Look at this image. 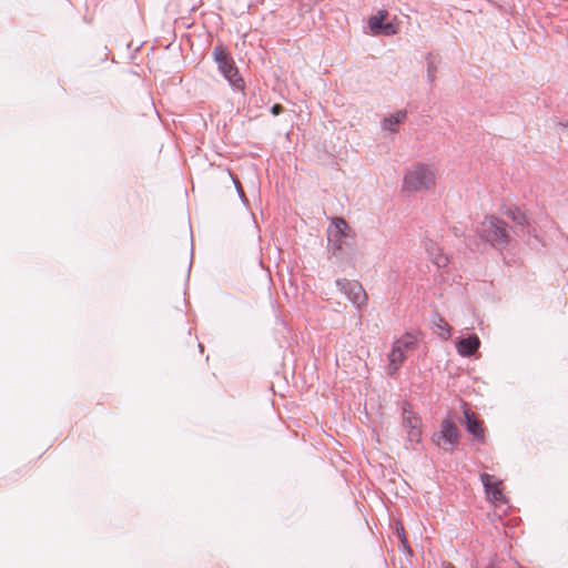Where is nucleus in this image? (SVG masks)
Returning <instances> with one entry per match:
<instances>
[{
	"label": "nucleus",
	"instance_id": "obj_16",
	"mask_svg": "<svg viewBox=\"0 0 568 568\" xmlns=\"http://www.w3.org/2000/svg\"><path fill=\"white\" fill-rule=\"evenodd\" d=\"M397 530H398V534H399V537H400L403 546L405 548H408V542H407V539H406V536H405V532H404V527L402 525H399Z\"/></svg>",
	"mask_w": 568,
	"mask_h": 568
},
{
	"label": "nucleus",
	"instance_id": "obj_12",
	"mask_svg": "<svg viewBox=\"0 0 568 568\" xmlns=\"http://www.w3.org/2000/svg\"><path fill=\"white\" fill-rule=\"evenodd\" d=\"M480 341L477 335H471L467 338H462L456 343V348L459 355L468 357L474 355L479 348Z\"/></svg>",
	"mask_w": 568,
	"mask_h": 568
},
{
	"label": "nucleus",
	"instance_id": "obj_6",
	"mask_svg": "<svg viewBox=\"0 0 568 568\" xmlns=\"http://www.w3.org/2000/svg\"><path fill=\"white\" fill-rule=\"evenodd\" d=\"M420 418L410 409L408 404L403 406V427L407 432V439L412 444H419L422 442V427Z\"/></svg>",
	"mask_w": 568,
	"mask_h": 568
},
{
	"label": "nucleus",
	"instance_id": "obj_17",
	"mask_svg": "<svg viewBox=\"0 0 568 568\" xmlns=\"http://www.w3.org/2000/svg\"><path fill=\"white\" fill-rule=\"evenodd\" d=\"M273 115H278L283 112V106L281 104H274L271 109Z\"/></svg>",
	"mask_w": 568,
	"mask_h": 568
},
{
	"label": "nucleus",
	"instance_id": "obj_15",
	"mask_svg": "<svg viewBox=\"0 0 568 568\" xmlns=\"http://www.w3.org/2000/svg\"><path fill=\"white\" fill-rule=\"evenodd\" d=\"M395 33H397V28L392 22L384 23V26L379 32V34H384V36H393Z\"/></svg>",
	"mask_w": 568,
	"mask_h": 568
},
{
	"label": "nucleus",
	"instance_id": "obj_19",
	"mask_svg": "<svg viewBox=\"0 0 568 568\" xmlns=\"http://www.w3.org/2000/svg\"><path fill=\"white\" fill-rule=\"evenodd\" d=\"M448 568H454L452 565H448Z\"/></svg>",
	"mask_w": 568,
	"mask_h": 568
},
{
	"label": "nucleus",
	"instance_id": "obj_14",
	"mask_svg": "<svg viewBox=\"0 0 568 568\" xmlns=\"http://www.w3.org/2000/svg\"><path fill=\"white\" fill-rule=\"evenodd\" d=\"M406 118L405 111H398L395 114H392L389 118L384 120L383 128L385 130H389L392 132L396 131V128L399 123H402Z\"/></svg>",
	"mask_w": 568,
	"mask_h": 568
},
{
	"label": "nucleus",
	"instance_id": "obj_18",
	"mask_svg": "<svg viewBox=\"0 0 568 568\" xmlns=\"http://www.w3.org/2000/svg\"><path fill=\"white\" fill-rule=\"evenodd\" d=\"M518 219L514 215L513 219L516 220L518 223H523L525 221V216L518 212Z\"/></svg>",
	"mask_w": 568,
	"mask_h": 568
},
{
	"label": "nucleus",
	"instance_id": "obj_3",
	"mask_svg": "<svg viewBox=\"0 0 568 568\" xmlns=\"http://www.w3.org/2000/svg\"><path fill=\"white\" fill-rule=\"evenodd\" d=\"M417 342V336L412 333H406L394 342L388 355V371L390 375H394L399 369L406 358V353L413 351Z\"/></svg>",
	"mask_w": 568,
	"mask_h": 568
},
{
	"label": "nucleus",
	"instance_id": "obj_11",
	"mask_svg": "<svg viewBox=\"0 0 568 568\" xmlns=\"http://www.w3.org/2000/svg\"><path fill=\"white\" fill-rule=\"evenodd\" d=\"M465 424L467 430L479 442H485V430L483 427V423L477 419L475 413L470 409L464 410Z\"/></svg>",
	"mask_w": 568,
	"mask_h": 568
},
{
	"label": "nucleus",
	"instance_id": "obj_8",
	"mask_svg": "<svg viewBox=\"0 0 568 568\" xmlns=\"http://www.w3.org/2000/svg\"><path fill=\"white\" fill-rule=\"evenodd\" d=\"M434 442L437 446L445 450L455 447L459 442V432L455 424L448 419H445L442 423L440 432L434 435Z\"/></svg>",
	"mask_w": 568,
	"mask_h": 568
},
{
	"label": "nucleus",
	"instance_id": "obj_5",
	"mask_svg": "<svg viewBox=\"0 0 568 568\" xmlns=\"http://www.w3.org/2000/svg\"><path fill=\"white\" fill-rule=\"evenodd\" d=\"M213 57L225 79L234 87L242 88L243 80L226 49L223 45H216L213 51Z\"/></svg>",
	"mask_w": 568,
	"mask_h": 568
},
{
	"label": "nucleus",
	"instance_id": "obj_10",
	"mask_svg": "<svg viewBox=\"0 0 568 568\" xmlns=\"http://www.w3.org/2000/svg\"><path fill=\"white\" fill-rule=\"evenodd\" d=\"M480 480L486 489V494L494 503L504 501L501 481L496 480L491 475L481 474Z\"/></svg>",
	"mask_w": 568,
	"mask_h": 568
},
{
	"label": "nucleus",
	"instance_id": "obj_4",
	"mask_svg": "<svg viewBox=\"0 0 568 568\" xmlns=\"http://www.w3.org/2000/svg\"><path fill=\"white\" fill-rule=\"evenodd\" d=\"M352 236V229L343 217H332L327 227L328 250L333 255L342 252L344 239Z\"/></svg>",
	"mask_w": 568,
	"mask_h": 568
},
{
	"label": "nucleus",
	"instance_id": "obj_13",
	"mask_svg": "<svg viewBox=\"0 0 568 568\" xmlns=\"http://www.w3.org/2000/svg\"><path fill=\"white\" fill-rule=\"evenodd\" d=\"M386 17H387V12L383 10V11L377 12V14L369 18L368 27L373 34H379V32L384 26V20L386 19Z\"/></svg>",
	"mask_w": 568,
	"mask_h": 568
},
{
	"label": "nucleus",
	"instance_id": "obj_7",
	"mask_svg": "<svg viewBox=\"0 0 568 568\" xmlns=\"http://www.w3.org/2000/svg\"><path fill=\"white\" fill-rule=\"evenodd\" d=\"M337 285L357 308H361L367 304L368 295L359 282L344 280L338 281Z\"/></svg>",
	"mask_w": 568,
	"mask_h": 568
},
{
	"label": "nucleus",
	"instance_id": "obj_1",
	"mask_svg": "<svg viewBox=\"0 0 568 568\" xmlns=\"http://www.w3.org/2000/svg\"><path fill=\"white\" fill-rule=\"evenodd\" d=\"M436 180V171L432 166L418 163L406 173L403 187L413 192L428 191L435 186Z\"/></svg>",
	"mask_w": 568,
	"mask_h": 568
},
{
	"label": "nucleus",
	"instance_id": "obj_9",
	"mask_svg": "<svg viewBox=\"0 0 568 568\" xmlns=\"http://www.w3.org/2000/svg\"><path fill=\"white\" fill-rule=\"evenodd\" d=\"M424 247L434 265H436L437 267H445L448 265V256L444 253L443 248L435 241L430 239L425 240Z\"/></svg>",
	"mask_w": 568,
	"mask_h": 568
},
{
	"label": "nucleus",
	"instance_id": "obj_2",
	"mask_svg": "<svg viewBox=\"0 0 568 568\" xmlns=\"http://www.w3.org/2000/svg\"><path fill=\"white\" fill-rule=\"evenodd\" d=\"M478 235L494 246H505L509 241L506 223L496 216H486L477 227Z\"/></svg>",
	"mask_w": 568,
	"mask_h": 568
}]
</instances>
